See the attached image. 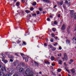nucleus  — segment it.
Wrapping results in <instances>:
<instances>
[{"instance_id": "nucleus-11", "label": "nucleus", "mask_w": 76, "mask_h": 76, "mask_svg": "<svg viewBox=\"0 0 76 76\" xmlns=\"http://www.w3.org/2000/svg\"><path fill=\"white\" fill-rule=\"evenodd\" d=\"M23 59H25V61H26V62H27V61H28V58H26L25 57H23Z\"/></svg>"}, {"instance_id": "nucleus-46", "label": "nucleus", "mask_w": 76, "mask_h": 76, "mask_svg": "<svg viewBox=\"0 0 76 76\" xmlns=\"http://www.w3.org/2000/svg\"><path fill=\"white\" fill-rule=\"evenodd\" d=\"M56 45H57V43H56L54 45V46H56Z\"/></svg>"}, {"instance_id": "nucleus-14", "label": "nucleus", "mask_w": 76, "mask_h": 76, "mask_svg": "<svg viewBox=\"0 0 76 76\" xmlns=\"http://www.w3.org/2000/svg\"><path fill=\"white\" fill-rule=\"evenodd\" d=\"M58 4H59V5H63V1H61V3H58Z\"/></svg>"}, {"instance_id": "nucleus-61", "label": "nucleus", "mask_w": 76, "mask_h": 76, "mask_svg": "<svg viewBox=\"0 0 76 76\" xmlns=\"http://www.w3.org/2000/svg\"><path fill=\"white\" fill-rule=\"evenodd\" d=\"M71 12H73V10H72L71 11Z\"/></svg>"}, {"instance_id": "nucleus-7", "label": "nucleus", "mask_w": 76, "mask_h": 76, "mask_svg": "<svg viewBox=\"0 0 76 76\" xmlns=\"http://www.w3.org/2000/svg\"><path fill=\"white\" fill-rule=\"evenodd\" d=\"M64 57L66 60H67L68 59V58L66 56V53H64Z\"/></svg>"}, {"instance_id": "nucleus-2", "label": "nucleus", "mask_w": 76, "mask_h": 76, "mask_svg": "<svg viewBox=\"0 0 76 76\" xmlns=\"http://www.w3.org/2000/svg\"><path fill=\"white\" fill-rule=\"evenodd\" d=\"M1 55L2 56H3V57L1 58L2 61H3L4 63H6L7 62V60H4V59H5V55L3 54H2Z\"/></svg>"}, {"instance_id": "nucleus-53", "label": "nucleus", "mask_w": 76, "mask_h": 76, "mask_svg": "<svg viewBox=\"0 0 76 76\" xmlns=\"http://www.w3.org/2000/svg\"><path fill=\"white\" fill-rule=\"evenodd\" d=\"M15 55H16V56H18V54H17V53H15Z\"/></svg>"}, {"instance_id": "nucleus-44", "label": "nucleus", "mask_w": 76, "mask_h": 76, "mask_svg": "<svg viewBox=\"0 0 76 76\" xmlns=\"http://www.w3.org/2000/svg\"><path fill=\"white\" fill-rule=\"evenodd\" d=\"M6 76H10V75H9L8 74H7Z\"/></svg>"}, {"instance_id": "nucleus-17", "label": "nucleus", "mask_w": 76, "mask_h": 76, "mask_svg": "<svg viewBox=\"0 0 76 76\" xmlns=\"http://www.w3.org/2000/svg\"><path fill=\"white\" fill-rule=\"evenodd\" d=\"M45 63L46 64H50V63H49V62H48V61H46L45 62Z\"/></svg>"}, {"instance_id": "nucleus-16", "label": "nucleus", "mask_w": 76, "mask_h": 76, "mask_svg": "<svg viewBox=\"0 0 76 76\" xmlns=\"http://www.w3.org/2000/svg\"><path fill=\"white\" fill-rule=\"evenodd\" d=\"M74 18L75 19H76V13L74 14Z\"/></svg>"}, {"instance_id": "nucleus-3", "label": "nucleus", "mask_w": 76, "mask_h": 76, "mask_svg": "<svg viewBox=\"0 0 76 76\" xmlns=\"http://www.w3.org/2000/svg\"><path fill=\"white\" fill-rule=\"evenodd\" d=\"M65 28H66V26H65V25H63L61 27V29L62 31L64 30V29H65Z\"/></svg>"}, {"instance_id": "nucleus-23", "label": "nucleus", "mask_w": 76, "mask_h": 76, "mask_svg": "<svg viewBox=\"0 0 76 76\" xmlns=\"http://www.w3.org/2000/svg\"><path fill=\"white\" fill-rule=\"evenodd\" d=\"M52 48V50H53V51H55V50H56V48Z\"/></svg>"}, {"instance_id": "nucleus-4", "label": "nucleus", "mask_w": 76, "mask_h": 76, "mask_svg": "<svg viewBox=\"0 0 76 76\" xmlns=\"http://www.w3.org/2000/svg\"><path fill=\"white\" fill-rule=\"evenodd\" d=\"M0 76H5L4 73L3 72H1V70H0Z\"/></svg>"}, {"instance_id": "nucleus-39", "label": "nucleus", "mask_w": 76, "mask_h": 76, "mask_svg": "<svg viewBox=\"0 0 76 76\" xmlns=\"http://www.w3.org/2000/svg\"><path fill=\"white\" fill-rule=\"evenodd\" d=\"M59 50H61V49H62V48H61V47H59Z\"/></svg>"}, {"instance_id": "nucleus-31", "label": "nucleus", "mask_w": 76, "mask_h": 76, "mask_svg": "<svg viewBox=\"0 0 76 76\" xmlns=\"http://www.w3.org/2000/svg\"><path fill=\"white\" fill-rule=\"evenodd\" d=\"M52 66H55V64H54V63H52Z\"/></svg>"}, {"instance_id": "nucleus-5", "label": "nucleus", "mask_w": 76, "mask_h": 76, "mask_svg": "<svg viewBox=\"0 0 76 76\" xmlns=\"http://www.w3.org/2000/svg\"><path fill=\"white\" fill-rule=\"evenodd\" d=\"M1 69L2 72H3L4 70H5V71H6V67L4 66L2 67L1 68Z\"/></svg>"}, {"instance_id": "nucleus-43", "label": "nucleus", "mask_w": 76, "mask_h": 76, "mask_svg": "<svg viewBox=\"0 0 76 76\" xmlns=\"http://www.w3.org/2000/svg\"><path fill=\"white\" fill-rule=\"evenodd\" d=\"M37 15H39V11H38L37 12Z\"/></svg>"}, {"instance_id": "nucleus-37", "label": "nucleus", "mask_w": 76, "mask_h": 76, "mask_svg": "<svg viewBox=\"0 0 76 76\" xmlns=\"http://www.w3.org/2000/svg\"><path fill=\"white\" fill-rule=\"evenodd\" d=\"M23 44H24L25 45H26V43H25V42H23Z\"/></svg>"}, {"instance_id": "nucleus-60", "label": "nucleus", "mask_w": 76, "mask_h": 76, "mask_svg": "<svg viewBox=\"0 0 76 76\" xmlns=\"http://www.w3.org/2000/svg\"><path fill=\"white\" fill-rule=\"evenodd\" d=\"M29 17H30V18H31V15H29Z\"/></svg>"}, {"instance_id": "nucleus-24", "label": "nucleus", "mask_w": 76, "mask_h": 76, "mask_svg": "<svg viewBox=\"0 0 76 76\" xmlns=\"http://www.w3.org/2000/svg\"><path fill=\"white\" fill-rule=\"evenodd\" d=\"M25 12L27 13H29V11L28 10H26L25 11Z\"/></svg>"}, {"instance_id": "nucleus-9", "label": "nucleus", "mask_w": 76, "mask_h": 76, "mask_svg": "<svg viewBox=\"0 0 76 76\" xmlns=\"http://www.w3.org/2000/svg\"><path fill=\"white\" fill-rule=\"evenodd\" d=\"M73 41L74 43H76V38L75 37L73 39Z\"/></svg>"}, {"instance_id": "nucleus-13", "label": "nucleus", "mask_w": 76, "mask_h": 76, "mask_svg": "<svg viewBox=\"0 0 76 76\" xmlns=\"http://www.w3.org/2000/svg\"><path fill=\"white\" fill-rule=\"evenodd\" d=\"M65 69L66 70V71H67L68 72L70 73V71L69 70H68V68L66 67L65 68Z\"/></svg>"}, {"instance_id": "nucleus-55", "label": "nucleus", "mask_w": 76, "mask_h": 76, "mask_svg": "<svg viewBox=\"0 0 76 76\" xmlns=\"http://www.w3.org/2000/svg\"><path fill=\"white\" fill-rule=\"evenodd\" d=\"M56 5H55V6L53 8H56Z\"/></svg>"}, {"instance_id": "nucleus-51", "label": "nucleus", "mask_w": 76, "mask_h": 76, "mask_svg": "<svg viewBox=\"0 0 76 76\" xmlns=\"http://www.w3.org/2000/svg\"><path fill=\"white\" fill-rule=\"evenodd\" d=\"M23 66H25V64L24 63H23Z\"/></svg>"}, {"instance_id": "nucleus-36", "label": "nucleus", "mask_w": 76, "mask_h": 76, "mask_svg": "<svg viewBox=\"0 0 76 76\" xmlns=\"http://www.w3.org/2000/svg\"><path fill=\"white\" fill-rule=\"evenodd\" d=\"M49 2H50V1H49V0H46V3H49Z\"/></svg>"}, {"instance_id": "nucleus-32", "label": "nucleus", "mask_w": 76, "mask_h": 76, "mask_svg": "<svg viewBox=\"0 0 76 76\" xmlns=\"http://www.w3.org/2000/svg\"><path fill=\"white\" fill-rule=\"evenodd\" d=\"M17 67L18 68V69L20 68V65H18Z\"/></svg>"}, {"instance_id": "nucleus-25", "label": "nucleus", "mask_w": 76, "mask_h": 76, "mask_svg": "<svg viewBox=\"0 0 76 76\" xmlns=\"http://www.w3.org/2000/svg\"><path fill=\"white\" fill-rule=\"evenodd\" d=\"M49 47H50V48H52L53 47H52V46L51 45H48Z\"/></svg>"}, {"instance_id": "nucleus-47", "label": "nucleus", "mask_w": 76, "mask_h": 76, "mask_svg": "<svg viewBox=\"0 0 76 76\" xmlns=\"http://www.w3.org/2000/svg\"><path fill=\"white\" fill-rule=\"evenodd\" d=\"M36 15H37V14H32V16H34V15L36 16Z\"/></svg>"}, {"instance_id": "nucleus-34", "label": "nucleus", "mask_w": 76, "mask_h": 76, "mask_svg": "<svg viewBox=\"0 0 76 76\" xmlns=\"http://www.w3.org/2000/svg\"><path fill=\"white\" fill-rule=\"evenodd\" d=\"M58 56H60V57H61V53H60L58 55Z\"/></svg>"}, {"instance_id": "nucleus-10", "label": "nucleus", "mask_w": 76, "mask_h": 76, "mask_svg": "<svg viewBox=\"0 0 76 76\" xmlns=\"http://www.w3.org/2000/svg\"><path fill=\"white\" fill-rule=\"evenodd\" d=\"M71 72L72 73H73L75 72V70L74 69H71Z\"/></svg>"}, {"instance_id": "nucleus-50", "label": "nucleus", "mask_w": 76, "mask_h": 76, "mask_svg": "<svg viewBox=\"0 0 76 76\" xmlns=\"http://www.w3.org/2000/svg\"><path fill=\"white\" fill-rule=\"evenodd\" d=\"M65 3H68V1H65Z\"/></svg>"}, {"instance_id": "nucleus-20", "label": "nucleus", "mask_w": 76, "mask_h": 76, "mask_svg": "<svg viewBox=\"0 0 76 76\" xmlns=\"http://www.w3.org/2000/svg\"><path fill=\"white\" fill-rule=\"evenodd\" d=\"M58 72H60L61 71V69H58L57 70Z\"/></svg>"}, {"instance_id": "nucleus-64", "label": "nucleus", "mask_w": 76, "mask_h": 76, "mask_svg": "<svg viewBox=\"0 0 76 76\" xmlns=\"http://www.w3.org/2000/svg\"><path fill=\"white\" fill-rule=\"evenodd\" d=\"M68 76H71V75H69Z\"/></svg>"}, {"instance_id": "nucleus-63", "label": "nucleus", "mask_w": 76, "mask_h": 76, "mask_svg": "<svg viewBox=\"0 0 76 76\" xmlns=\"http://www.w3.org/2000/svg\"><path fill=\"white\" fill-rule=\"evenodd\" d=\"M61 76V75L59 74V76Z\"/></svg>"}, {"instance_id": "nucleus-40", "label": "nucleus", "mask_w": 76, "mask_h": 76, "mask_svg": "<svg viewBox=\"0 0 76 76\" xmlns=\"http://www.w3.org/2000/svg\"><path fill=\"white\" fill-rule=\"evenodd\" d=\"M47 20H48V21H50V19L49 18H48L47 19Z\"/></svg>"}, {"instance_id": "nucleus-30", "label": "nucleus", "mask_w": 76, "mask_h": 76, "mask_svg": "<svg viewBox=\"0 0 76 76\" xmlns=\"http://www.w3.org/2000/svg\"><path fill=\"white\" fill-rule=\"evenodd\" d=\"M52 30L53 32H55V31H56V29L55 28H53L52 29Z\"/></svg>"}, {"instance_id": "nucleus-45", "label": "nucleus", "mask_w": 76, "mask_h": 76, "mask_svg": "<svg viewBox=\"0 0 76 76\" xmlns=\"http://www.w3.org/2000/svg\"><path fill=\"white\" fill-rule=\"evenodd\" d=\"M10 61H11V62H13V60H12V59H10Z\"/></svg>"}, {"instance_id": "nucleus-49", "label": "nucleus", "mask_w": 76, "mask_h": 76, "mask_svg": "<svg viewBox=\"0 0 76 76\" xmlns=\"http://www.w3.org/2000/svg\"><path fill=\"white\" fill-rule=\"evenodd\" d=\"M39 10L40 11H42V9H41V8H39Z\"/></svg>"}, {"instance_id": "nucleus-8", "label": "nucleus", "mask_w": 76, "mask_h": 76, "mask_svg": "<svg viewBox=\"0 0 76 76\" xmlns=\"http://www.w3.org/2000/svg\"><path fill=\"white\" fill-rule=\"evenodd\" d=\"M66 44H67L69 45L70 44V41L69 40H67L66 41Z\"/></svg>"}, {"instance_id": "nucleus-58", "label": "nucleus", "mask_w": 76, "mask_h": 76, "mask_svg": "<svg viewBox=\"0 0 76 76\" xmlns=\"http://www.w3.org/2000/svg\"><path fill=\"white\" fill-rule=\"evenodd\" d=\"M41 73H42V72H39V74H41Z\"/></svg>"}, {"instance_id": "nucleus-52", "label": "nucleus", "mask_w": 76, "mask_h": 76, "mask_svg": "<svg viewBox=\"0 0 76 76\" xmlns=\"http://www.w3.org/2000/svg\"><path fill=\"white\" fill-rule=\"evenodd\" d=\"M21 56H23V54L21 53Z\"/></svg>"}, {"instance_id": "nucleus-42", "label": "nucleus", "mask_w": 76, "mask_h": 76, "mask_svg": "<svg viewBox=\"0 0 76 76\" xmlns=\"http://www.w3.org/2000/svg\"><path fill=\"white\" fill-rule=\"evenodd\" d=\"M13 76H18V74H15L14 75H13Z\"/></svg>"}, {"instance_id": "nucleus-15", "label": "nucleus", "mask_w": 76, "mask_h": 76, "mask_svg": "<svg viewBox=\"0 0 76 76\" xmlns=\"http://www.w3.org/2000/svg\"><path fill=\"white\" fill-rule=\"evenodd\" d=\"M4 64L1 62H0V69L1 67V66H3Z\"/></svg>"}, {"instance_id": "nucleus-22", "label": "nucleus", "mask_w": 76, "mask_h": 76, "mask_svg": "<svg viewBox=\"0 0 76 76\" xmlns=\"http://www.w3.org/2000/svg\"><path fill=\"white\" fill-rule=\"evenodd\" d=\"M54 39H50V41L51 42H53L54 41Z\"/></svg>"}, {"instance_id": "nucleus-21", "label": "nucleus", "mask_w": 76, "mask_h": 76, "mask_svg": "<svg viewBox=\"0 0 76 76\" xmlns=\"http://www.w3.org/2000/svg\"><path fill=\"white\" fill-rule=\"evenodd\" d=\"M34 63H35V64L37 66H38V63L36 62H34Z\"/></svg>"}, {"instance_id": "nucleus-41", "label": "nucleus", "mask_w": 76, "mask_h": 76, "mask_svg": "<svg viewBox=\"0 0 76 76\" xmlns=\"http://www.w3.org/2000/svg\"><path fill=\"white\" fill-rule=\"evenodd\" d=\"M46 1L47 0H43V2H44L45 3H46Z\"/></svg>"}, {"instance_id": "nucleus-26", "label": "nucleus", "mask_w": 76, "mask_h": 76, "mask_svg": "<svg viewBox=\"0 0 76 76\" xmlns=\"http://www.w3.org/2000/svg\"><path fill=\"white\" fill-rule=\"evenodd\" d=\"M37 4V3L36 2H34L33 4V6H36Z\"/></svg>"}, {"instance_id": "nucleus-56", "label": "nucleus", "mask_w": 76, "mask_h": 76, "mask_svg": "<svg viewBox=\"0 0 76 76\" xmlns=\"http://www.w3.org/2000/svg\"><path fill=\"white\" fill-rule=\"evenodd\" d=\"M44 45H45V46H47V44H46L45 43V44H44Z\"/></svg>"}, {"instance_id": "nucleus-18", "label": "nucleus", "mask_w": 76, "mask_h": 76, "mask_svg": "<svg viewBox=\"0 0 76 76\" xmlns=\"http://www.w3.org/2000/svg\"><path fill=\"white\" fill-rule=\"evenodd\" d=\"M54 57H51V60L52 61H53V60H54Z\"/></svg>"}, {"instance_id": "nucleus-28", "label": "nucleus", "mask_w": 76, "mask_h": 76, "mask_svg": "<svg viewBox=\"0 0 76 76\" xmlns=\"http://www.w3.org/2000/svg\"><path fill=\"white\" fill-rule=\"evenodd\" d=\"M14 72H13V71H12V73H10V74H9V75H13V73H14Z\"/></svg>"}, {"instance_id": "nucleus-1", "label": "nucleus", "mask_w": 76, "mask_h": 76, "mask_svg": "<svg viewBox=\"0 0 76 76\" xmlns=\"http://www.w3.org/2000/svg\"><path fill=\"white\" fill-rule=\"evenodd\" d=\"M29 71H30L29 69H27L25 72V75H27L28 76H33L34 75L33 72L31 71L29 73Z\"/></svg>"}, {"instance_id": "nucleus-12", "label": "nucleus", "mask_w": 76, "mask_h": 76, "mask_svg": "<svg viewBox=\"0 0 76 76\" xmlns=\"http://www.w3.org/2000/svg\"><path fill=\"white\" fill-rule=\"evenodd\" d=\"M23 71V68H21L19 69L20 72H22Z\"/></svg>"}, {"instance_id": "nucleus-35", "label": "nucleus", "mask_w": 76, "mask_h": 76, "mask_svg": "<svg viewBox=\"0 0 76 76\" xmlns=\"http://www.w3.org/2000/svg\"><path fill=\"white\" fill-rule=\"evenodd\" d=\"M61 63H62V61H60V62H59L58 64H61Z\"/></svg>"}, {"instance_id": "nucleus-33", "label": "nucleus", "mask_w": 76, "mask_h": 76, "mask_svg": "<svg viewBox=\"0 0 76 76\" xmlns=\"http://www.w3.org/2000/svg\"><path fill=\"white\" fill-rule=\"evenodd\" d=\"M57 24V22L56 21H55L54 22V24H55V25H56Z\"/></svg>"}, {"instance_id": "nucleus-59", "label": "nucleus", "mask_w": 76, "mask_h": 76, "mask_svg": "<svg viewBox=\"0 0 76 76\" xmlns=\"http://www.w3.org/2000/svg\"><path fill=\"white\" fill-rule=\"evenodd\" d=\"M49 17L50 18H52V16L51 15H50V16H49Z\"/></svg>"}, {"instance_id": "nucleus-29", "label": "nucleus", "mask_w": 76, "mask_h": 76, "mask_svg": "<svg viewBox=\"0 0 76 76\" xmlns=\"http://www.w3.org/2000/svg\"><path fill=\"white\" fill-rule=\"evenodd\" d=\"M51 35H52L53 37H55V35H54V34L53 33L51 34Z\"/></svg>"}, {"instance_id": "nucleus-62", "label": "nucleus", "mask_w": 76, "mask_h": 76, "mask_svg": "<svg viewBox=\"0 0 76 76\" xmlns=\"http://www.w3.org/2000/svg\"><path fill=\"white\" fill-rule=\"evenodd\" d=\"M24 0H22V2H23V1H24Z\"/></svg>"}, {"instance_id": "nucleus-19", "label": "nucleus", "mask_w": 76, "mask_h": 76, "mask_svg": "<svg viewBox=\"0 0 76 76\" xmlns=\"http://www.w3.org/2000/svg\"><path fill=\"white\" fill-rule=\"evenodd\" d=\"M73 16H74V14L71 13V18H73Z\"/></svg>"}, {"instance_id": "nucleus-6", "label": "nucleus", "mask_w": 76, "mask_h": 76, "mask_svg": "<svg viewBox=\"0 0 76 76\" xmlns=\"http://www.w3.org/2000/svg\"><path fill=\"white\" fill-rule=\"evenodd\" d=\"M73 59H70V62H69V64H72V63H73Z\"/></svg>"}, {"instance_id": "nucleus-38", "label": "nucleus", "mask_w": 76, "mask_h": 76, "mask_svg": "<svg viewBox=\"0 0 76 76\" xmlns=\"http://www.w3.org/2000/svg\"><path fill=\"white\" fill-rule=\"evenodd\" d=\"M19 2H18L17 3L16 5L17 6H19Z\"/></svg>"}, {"instance_id": "nucleus-27", "label": "nucleus", "mask_w": 76, "mask_h": 76, "mask_svg": "<svg viewBox=\"0 0 76 76\" xmlns=\"http://www.w3.org/2000/svg\"><path fill=\"white\" fill-rule=\"evenodd\" d=\"M30 10L31 11H32V10H34V8L32 7L30 9Z\"/></svg>"}, {"instance_id": "nucleus-54", "label": "nucleus", "mask_w": 76, "mask_h": 76, "mask_svg": "<svg viewBox=\"0 0 76 76\" xmlns=\"http://www.w3.org/2000/svg\"><path fill=\"white\" fill-rule=\"evenodd\" d=\"M43 14H45V12L44 11V12H43Z\"/></svg>"}, {"instance_id": "nucleus-57", "label": "nucleus", "mask_w": 76, "mask_h": 76, "mask_svg": "<svg viewBox=\"0 0 76 76\" xmlns=\"http://www.w3.org/2000/svg\"><path fill=\"white\" fill-rule=\"evenodd\" d=\"M64 64H65V66H67V65L66 64V62H64Z\"/></svg>"}, {"instance_id": "nucleus-48", "label": "nucleus", "mask_w": 76, "mask_h": 76, "mask_svg": "<svg viewBox=\"0 0 76 76\" xmlns=\"http://www.w3.org/2000/svg\"><path fill=\"white\" fill-rule=\"evenodd\" d=\"M60 16H61L59 14V15H58V18H60Z\"/></svg>"}]
</instances>
